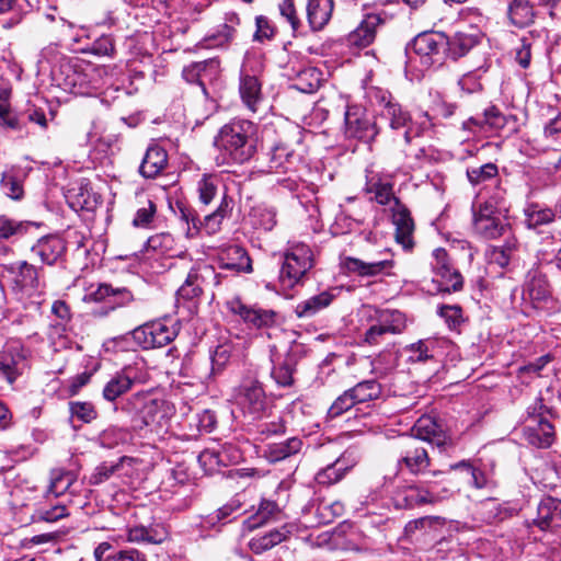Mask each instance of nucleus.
I'll return each instance as SVG.
<instances>
[{
    "mask_svg": "<svg viewBox=\"0 0 561 561\" xmlns=\"http://www.w3.org/2000/svg\"><path fill=\"white\" fill-rule=\"evenodd\" d=\"M426 488L416 484L403 490H398L393 495V504L397 508H411L416 505L432 504L439 500L431 485V480H425Z\"/></svg>",
    "mask_w": 561,
    "mask_h": 561,
    "instance_id": "17",
    "label": "nucleus"
},
{
    "mask_svg": "<svg viewBox=\"0 0 561 561\" xmlns=\"http://www.w3.org/2000/svg\"><path fill=\"white\" fill-rule=\"evenodd\" d=\"M397 468L410 474H425L431 466V458L424 444L415 437H402L398 445Z\"/></svg>",
    "mask_w": 561,
    "mask_h": 561,
    "instance_id": "5",
    "label": "nucleus"
},
{
    "mask_svg": "<svg viewBox=\"0 0 561 561\" xmlns=\"http://www.w3.org/2000/svg\"><path fill=\"white\" fill-rule=\"evenodd\" d=\"M193 377L202 383H208L217 376L208 358L196 359L192 367Z\"/></svg>",
    "mask_w": 561,
    "mask_h": 561,
    "instance_id": "63",
    "label": "nucleus"
},
{
    "mask_svg": "<svg viewBox=\"0 0 561 561\" xmlns=\"http://www.w3.org/2000/svg\"><path fill=\"white\" fill-rule=\"evenodd\" d=\"M352 465L346 463L345 456L342 458H339L336 461H334L331 465H328L325 468L321 469L316 474V481L318 484L321 485H332L334 483H337L343 479L346 471L352 468Z\"/></svg>",
    "mask_w": 561,
    "mask_h": 561,
    "instance_id": "48",
    "label": "nucleus"
},
{
    "mask_svg": "<svg viewBox=\"0 0 561 561\" xmlns=\"http://www.w3.org/2000/svg\"><path fill=\"white\" fill-rule=\"evenodd\" d=\"M534 524L541 530L561 527V500L552 496L543 497L538 504Z\"/></svg>",
    "mask_w": 561,
    "mask_h": 561,
    "instance_id": "25",
    "label": "nucleus"
},
{
    "mask_svg": "<svg viewBox=\"0 0 561 561\" xmlns=\"http://www.w3.org/2000/svg\"><path fill=\"white\" fill-rule=\"evenodd\" d=\"M49 340L56 351L68 350L70 337L68 335L67 322H56L50 325Z\"/></svg>",
    "mask_w": 561,
    "mask_h": 561,
    "instance_id": "57",
    "label": "nucleus"
},
{
    "mask_svg": "<svg viewBox=\"0 0 561 561\" xmlns=\"http://www.w3.org/2000/svg\"><path fill=\"white\" fill-rule=\"evenodd\" d=\"M280 513L282 510L276 502L262 500L256 513L245 520V525L249 529L257 528L268 522L276 520Z\"/></svg>",
    "mask_w": 561,
    "mask_h": 561,
    "instance_id": "45",
    "label": "nucleus"
},
{
    "mask_svg": "<svg viewBox=\"0 0 561 561\" xmlns=\"http://www.w3.org/2000/svg\"><path fill=\"white\" fill-rule=\"evenodd\" d=\"M220 267L236 272H252V262L244 248L232 244L226 248L219 257Z\"/></svg>",
    "mask_w": 561,
    "mask_h": 561,
    "instance_id": "33",
    "label": "nucleus"
},
{
    "mask_svg": "<svg viewBox=\"0 0 561 561\" xmlns=\"http://www.w3.org/2000/svg\"><path fill=\"white\" fill-rule=\"evenodd\" d=\"M524 224L528 229H538L541 226L551 224L556 218V213L549 207H543L538 203L528 204L524 208Z\"/></svg>",
    "mask_w": 561,
    "mask_h": 561,
    "instance_id": "41",
    "label": "nucleus"
},
{
    "mask_svg": "<svg viewBox=\"0 0 561 561\" xmlns=\"http://www.w3.org/2000/svg\"><path fill=\"white\" fill-rule=\"evenodd\" d=\"M553 410L545 404L538 397L527 407L523 436L525 440L536 448H549L556 439V430L551 422Z\"/></svg>",
    "mask_w": 561,
    "mask_h": 561,
    "instance_id": "2",
    "label": "nucleus"
},
{
    "mask_svg": "<svg viewBox=\"0 0 561 561\" xmlns=\"http://www.w3.org/2000/svg\"><path fill=\"white\" fill-rule=\"evenodd\" d=\"M295 526L286 524L280 528L273 529L270 533L252 538L249 541L250 550L255 554H261L280 542L287 540L293 534Z\"/></svg>",
    "mask_w": 561,
    "mask_h": 561,
    "instance_id": "31",
    "label": "nucleus"
},
{
    "mask_svg": "<svg viewBox=\"0 0 561 561\" xmlns=\"http://www.w3.org/2000/svg\"><path fill=\"white\" fill-rule=\"evenodd\" d=\"M83 301L100 302L110 299L115 306H124L134 300L133 294L125 287H113L110 284L91 285L81 296Z\"/></svg>",
    "mask_w": 561,
    "mask_h": 561,
    "instance_id": "19",
    "label": "nucleus"
},
{
    "mask_svg": "<svg viewBox=\"0 0 561 561\" xmlns=\"http://www.w3.org/2000/svg\"><path fill=\"white\" fill-rule=\"evenodd\" d=\"M140 382L138 377V370L136 367L126 366L122 370L117 371L111 379L105 383L103 388V398L106 401L113 402L127 391L131 387Z\"/></svg>",
    "mask_w": 561,
    "mask_h": 561,
    "instance_id": "21",
    "label": "nucleus"
},
{
    "mask_svg": "<svg viewBox=\"0 0 561 561\" xmlns=\"http://www.w3.org/2000/svg\"><path fill=\"white\" fill-rule=\"evenodd\" d=\"M365 193L370 195V199L379 205H388L398 199L393 193V185L390 182L382 181L377 174L367 176Z\"/></svg>",
    "mask_w": 561,
    "mask_h": 561,
    "instance_id": "38",
    "label": "nucleus"
},
{
    "mask_svg": "<svg viewBox=\"0 0 561 561\" xmlns=\"http://www.w3.org/2000/svg\"><path fill=\"white\" fill-rule=\"evenodd\" d=\"M232 208V197L225 194L217 209L214 213L206 215L202 220V229H205L208 234L218 232L221 228L224 219L231 215Z\"/></svg>",
    "mask_w": 561,
    "mask_h": 561,
    "instance_id": "40",
    "label": "nucleus"
},
{
    "mask_svg": "<svg viewBox=\"0 0 561 561\" xmlns=\"http://www.w3.org/2000/svg\"><path fill=\"white\" fill-rule=\"evenodd\" d=\"M300 162V156L287 144H276L270 154L268 168L274 173L295 171Z\"/></svg>",
    "mask_w": 561,
    "mask_h": 561,
    "instance_id": "26",
    "label": "nucleus"
},
{
    "mask_svg": "<svg viewBox=\"0 0 561 561\" xmlns=\"http://www.w3.org/2000/svg\"><path fill=\"white\" fill-rule=\"evenodd\" d=\"M180 220L186 225L185 234L193 237L197 234L202 229V219L197 211L187 205H179Z\"/></svg>",
    "mask_w": 561,
    "mask_h": 561,
    "instance_id": "53",
    "label": "nucleus"
},
{
    "mask_svg": "<svg viewBox=\"0 0 561 561\" xmlns=\"http://www.w3.org/2000/svg\"><path fill=\"white\" fill-rule=\"evenodd\" d=\"M220 70V61L218 58H209L203 61L193 62L184 67L182 76L188 83H198L205 91L204 80H214Z\"/></svg>",
    "mask_w": 561,
    "mask_h": 561,
    "instance_id": "27",
    "label": "nucleus"
},
{
    "mask_svg": "<svg viewBox=\"0 0 561 561\" xmlns=\"http://www.w3.org/2000/svg\"><path fill=\"white\" fill-rule=\"evenodd\" d=\"M111 549L112 545L107 541L99 543L94 549L95 561H147L146 554L135 548L116 550L105 556Z\"/></svg>",
    "mask_w": 561,
    "mask_h": 561,
    "instance_id": "37",
    "label": "nucleus"
},
{
    "mask_svg": "<svg viewBox=\"0 0 561 561\" xmlns=\"http://www.w3.org/2000/svg\"><path fill=\"white\" fill-rule=\"evenodd\" d=\"M122 410L134 416V427L141 430L149 425L158 411V401L147 392L131 394L123 404Z\"/></svg>",
    "mask_w": 561,
    "mask_h": 561,
    "instance_id": "15",
    "label": "nucleus"
},
{
    "mask_svg": "<svg viewBox=\"0 0 561 561\" xmlns=\"http://www.w3.org/2000/svg\"><path fill=\"white\" fill-rule=\"evenodd\" d=\"M214 274V270L209 265H194L183 285L176 291V301H193L203 294L202 285L207 276Z\"/></svg>",
    "mask_w": 561,
    "mask_h": 561,
    "instance_id": "20",
    "label": "nucleus"
},
{
    "mask_svg": "<svg viewBox=\"0 0 561 561\" xmlns=\"http://www.w3.org/2000/svg\"><path fill=\"white\" fill-rule=\"evenodd\" d=\"M345 134L350 138H356L370 142L378 134L376 124L359 106H348L345 112Z\"/></svg>",
    "mask_w": 561,
    "mask_h": 561,
    "instance_id": "16",
    "label": "nucleus"
},
{
    "mask_svg": "<svg viewBox=\"0 0 561 561\" xmlns=\"http://www.w3.org/2000/svg\"><path fill=\"white\" fill-rule=\"evenodd\" d=\"M242 503L239 499H231L228 503L215 511L210 516L211 522L229 523L238 512H240Z\"/></svg>",
    "mask_w": 561,
    "mask_h": 561,
    "instance_id": "58",
    "label": "nucleus"
},
{
    "mask_svg": "<svg viewBox=\"0 0 561 561\" xmlns=\"http://www.w3.org/2000/svg\"><path fill=\"white\" fill-rule=\"evenodd\" d=\"M432 268L434 273L439 276L446 285V291H458L462 288V276L454 270L449 263L447 251L443 248H437L433 251Z\"/></svg>",
    "mask_w": 561,
    "mask_h": 561,
    "instance_id": "23",
    "label": "nucleus"
},
{
    "mask_svg": "<svg viewBox=\"0 0 561 561\" xmlns=\"http://www.w3.org/2000/svg\"><path fill=\"white\" fill-rule=\"evenodd\" d=\"M477 44L478 37L476 35L457 32L448 37L446 55L456 60L468 54Z\"/></svg>",
    "mask_w": 561,
    "mask_h": 561,
    "instance_id": "46",
    "label": "nucleus"
},
{
    "mask_svg": "<svg viewBox=\"0 0 561 561\" xmlns=\"http://www.w3.org/2000/svg\"><path fill=\"white\" fill-rule=\"evenodd\" d=\"M334 296L329 291H322L306 300L300 301L296 308L295 313L298 318H311L322 309L327 308L333 301Z\"/></svg>",
    "mask_w": 561,
    "mask_h": 561,
    "instance_id": "42",
    "label": "nucleus"
},
{
    "mask_svg": "<svg viewBox=\"0 0 561 561\" xmlns=\"http://www.w3.org/2000/svg\"><path fill=\"white\" fill-rule=\"evenodd\" d=\"M294 363L290 358L285 359L272 369V377L280 387H290L294 383Z\"/></svg>",
    "mask_w": 561,
    "mask_h": 561,
    "instance_id": "55",
    "label": "nucleus"
},
{
    "mask_svg": "<svg viewBox=\"0 0 561 561\" xmlns=\"http://www.w3.org/2000/svg\"><path fill=\"white\" fill-rule=\"evenodd\" d=\"M98 417V411L92 402H72V421L78 420L82 423H91Z\"/></svg>",
    "mask_w": 561,
    "mask_h": 561,
    "instance_id": "61",
    "label": "nucleus"
},
{
    "mask_svg": "<svg viewBox=\"0 0 561 561\" xmlns=\"http://www.w3.org/2000/svg\"><path fill=\"white\" fill-rule=\"evenodd\" d=\"M437 313L450 330H456L462 322V309L457 305H442Z\"/></svg>",
    "mask_w": 561,
    "mask_h": 561,
    "instance_id": "64",
    "label": "nucleus"
},
{
    "mask_svg": "<svg viewBox=\"0 0 561 561\" xmlns=\"http://www.w3.org/2000/svg\"><path fill=\"white\" fill-rule=\"evenodd\" d=\"M0 278L16 291H28L38 287L36 268L25 261L0 265Z\"/></svg>",
    "mask_w": 561,
    "mask_h": 561,
    "instance_id": "11",
    "label": "nucleus"
},
{
    "mask_svg": "<svg viewBox=\"0 0 561 561\" xmlns=\"http://www.w3.org/2000/svg\"><path fill=\"white\" fill-rule=\"evenodd\" d=\"M356 404L377 400L382 393L381 385L375 380H363L348 389Z\"/></svg>",
    "mask_w": 561,
    "mask_h": 561,
    "instance_id": "49",
    "label": "nucleus"
},
{
    "mask_svg": "<svg viewBox=\"0 0 561 561\" xmlns=\"http://www.w3.org/2000/svg\"><path fill=\"white\" fill-rule=\"evenodd\" d=\"M168 537L163 526H135L127 529V541L131 543H162Z\"/></svg>",
    "mask_w": 561,
    "mask_h": 561,
    "instance_id": "36",
    "label": "nucleus"
},
{
    "mask_svg": "<svg viewBox=\"0 0 561 561\" xmlns=\"http://www.w3.org/2000/svg\"><path fill=\"white\" fill-rule=\"evenodd\" d=\"M236 402L252 419L261 417L268 408V401L260 381L243 380L236 394Z\"/></svg>",
    "mask_w": 561,
    "mask_h": 561,
    "instance_id": "10",
    "label": "nucleus"
},
{
    "mask_svg": "<svg viewBox=\"0 0 561 561\" xmlns=\"http://www.w3.org/2000/svg\"><path fill=\"white\" fill-rule=\"evenodd\" d=\"M178 332L172 327L161 321H154L140 325L133 331L134 341L145 350L163 347L171 343Z\"/></svg>",
    "mask_w": 561,
    "mask_h": 561,
    "instance_id": "13",
    "label": "nucleus"
},
{
    "mask_svg": "<svg viewBox=\"0 0 561 561\" xmlns=\"http://www.w3.org/2000/svg\"><path fill=\"white\" fill-rule=\"evenodd\" d=\"M67 250V243L57 236H50L38 243V254L43 262L51 265L56 263Z\"/></svg>",
    "mask_w": 561,
    "mask_h": 561,
    "instance_id": "44",
    "label": "nucleus"
},
{
    "mask_svg": "<svg viewBox=\"0 0 561 561\" xmlns=\"http://www.w3.org/2000/svg\"><path fill=\"white\" fill-rule=\"evenodd\" d=\"M381 117L389 122L393 130L404 129L403 136L405 144L412 142V128L410 127V114L404 111L400 104L391 101L387 102L381 111Z\"/></svg>",
    "mask_w": 561,
    "mask_h": 561,
    "instance_id": "30",
    "label": "nucleus"
},
{
    "mask_svg": "<svg viewBox=\"0 0 561 561\" xmlns=\"http://www.w3.org/2000/svg\"><path fill=\"white\" fill-rule=\"evenodd\" d=\"M302 440L298 437H290L284 442L267 445L264 454L272 461H280L300 451Z\"/></svg>",
    "mask_w": 561,
    "mask_h": 561,
    "instance_id": "43",
    "label": "nucleus"
},
{
    "mask_svg": "<svg viewBox=\"0 0 561 561\" xmlns=\"http://www.w3.org/2000/svg\"><path fill=\"white\" fill-rule=\"evenodd\" d=\"M34 493L35 492L31 490L25 491L20 488L14 489L11 491L10 505L13 510L33 507V520L55 522L67 515V506L65 505H55L48 511L37 507V500L42 497V494L35 495Z\"/></svg>",
    "mask_w": 561,
    "mask_h": 561,
    "instance_id": "12",
    "label": "nucleus"
},
{
    "mask_svg": "<svg viewBox=\"0 0 561 561\" xmlns=\"http://www.w3.org/2000/svg\"><path fill=\"white\" fill-rule=\"evenodd\" d=\"M448 48V36L442 32H424L414 37L411 49L425 66L443 64Z\"/></svg>",
    "mask_w": 561,
    "mask_h": 561,
    "instance_id": "7",
    "label": "nucleus"
},
{
    "mask_svg": "<svg viewBox=\"0 0 561 561\" xmlns=\"http://www.w3.org/2000/svg\"><path fill=\"white\" fill-rule=\"evenodd\" d=\"M524 299H529L535 307L545 302L550 297V286L545 275L538 271L527 274L523 288Z\"/></svg>",
    "mask_w": 561,
    "mask_h": 561,
    "instance_id": "28",
    "label": "nucleus"
},
{
    "mask_svg": "<svg viewBox=\"0 0 561 561\" xmlns=\"http://www.w3.org/2000/svg\"><path fill=\"white\" fill-rule=\"evenodd\" d=\"M30 368V351L19 341H8L0 350V380L13 385Z\"/></svg>",
    "mask_w": 561,
    "mask_h": 561,
    "instance_id": "4",
    "label": "nucleus"
},
{
    "mask_svg": "<svg viewBox=\"0 0 561 561\" xmlns=\"http://www.w3.org/2000/svg\"><path fill=\"white\" fill-rule=\"evenodd\" d=\"M236 35V28L231 24H222L219 26L216 33L206 37L204 42L206 43V47L210 46H224L230 43Z\"/></svg>",
    "mask_w": 561,
    "mask_h": 561,
    "instance_id": "60",
    "label": "nucleus"
},
{
    "mask_svg": "<svg viewBox=\"0 0 561 561\" xmlns=\"http://www.w3.org/2000/svg\"><path fill=\"white\" fill-rule=\"evenodd\" d=\"M507 16L512 25L524 28L534 23L536 12L528 0H512L507 8Z\"/></svg>",
    "mask_w": 561,
    "mask_h": 561,
    "instance_id": "39",
    "label": "nucleus"
},
{
    "mask_svg": "<svg viewBox=\"0 0 561 561\" xmlns=\"http://www.w3.org/2000/svg\"><path fill=\"white\" fill-rule=\"evenodd\" d=\"M497 174V167L494 163H485L481 167L467 170V176L471 184L478 185L493 179Z\"/></svg>",
    "mask_w": 561,
    "mask_h": 561,
    "instance_id": "59",
    "label": "nucleus"
},
{
    "mask_svg": "<svg viewBox=\"0 0 561 561\" xmlns=\"http://www.w3.org/2000/svg\"><path fill=\"white\" fill-rule=\"evenodd\" d=\"M412 436L424 444L427 442L437 446L440 450H448L454 446L453 439L446 434L442 424L434 416L422 415L413 425Z\"/></svg>",
    "mask_w": 561,
    "mask_h": 561,
    "instance_id": "14",
    "label": "nucleus"
},
{
    "mask_svg": "<svg viewBox=\"0 0 561 561\" xmlns=\"http://www.w3.org/2000/svg\"><path fill=\"white\" fill-rule=\"evenodd\" d=\"M499 205L485 201L473 211V227L477 233L485 239H497L508 230V222L497 214Z\"/></svg>",
    "mask_w": 561,
    "mask_h": 561,
    "instance_id": "6",
    "label": "nucleus"
},
{
    "mask_svg": "<svg viewBox=\"0 0 561 561\" xmlns=\"http://www.w3.org/2000/svg\"><path fill=\"white\" fill-rule=\"evenodd\" d=\"M131 458L128 457H121L116 461H104L100 466L95 468L94 473L91 477V481L94 484H100L107 479H110L112 476L117 473L125 462H130Z\"/></svg>",
    "mask_w": 561,
    "mask_h": 561,
    "instance_id": "52",
    "label": "nucleus"
},
{
    "mask_svg": "<svg viewBox=\"0 0 561 561\" xmlns=\"http://www.w3.org/2000/svg\"><path fill=\"white\" fill-rule=\"evenodd\" d=\"M240 95L248 108L255 112L256 104L261 101V83L255 76H241Z\"/></svg>",
    "mask_w": 561,
    "mask_h": 561,
    "instance_id": "47",
    "label": "nucleus"
},
{
    "mask_svg": "<svg viewBox=\"0 0 561 561\" xmlns=\"http://www.w3.org/2000/svg\"><path fill=\"white\" fill-rule=\"evenodd\" d=\"M392 222L396 226V240L402 244L404 249L413 248L414 221L408 207L400 202L394 201L391 206Z\"/></svg>",
    "mask_w": 561,
    "mask_h": 561,
    "instance_id": "22",
    "label": "nucleus"
},
{
    "mask_svg": "<svg viewBox=\"0 0 561 561\" xmlns=\"http://www.w3.org/2000/svg\"><path fill=\"white\" fill-rule=\"evenodd\" d=\"M198 462L206 473L211 474L227 466L229 458L225 449L206 448L199 454Z\"/></svg>",
    "mask_w": 561,
    "mask_h": 561,
    "instance_id": "50",
    "label": "nucleus"
},
{
    "mask_svg": "<svg viewBox=\"0 0 561 561\" xmlns=\"http://www.w3.org/2000/svg\"><path fill=\"white\" fill-rule=\"evenodd\" d=\"M218 164H243L256 152L255 126L247 119L224 125L215 138Z\"/></svg>",
    "mask_w": 561,
    "mask_h": 561,
    "instance_id": "1",
    "label": "nucleus"
},
{
    "mask_svg": "<svg viewBox=\"0 0 561 561\" xmlns=\"http://www.w3.org/2000/svg\"><path fill=\"white\" fill-rule=\"evenodd\" d=\"M434 342L420 340L412 343L407 347V351L411 353L409 359L411 362H426L433 357L432 350Z\"/></svg>",
    "mask_w": 561,
    "mask_h": 561,
    "instance_id": "62",
    "label": "nucleus"
},
{
    "mask_svg": "<svg viewBox=\"0 0 561 561\" xmlns=\"http://www.w3.org/2000/svg\"><path fill=\"white\" fill-rule=\"evenodd\" d=\"M506 125V116L496 107L484 110L483 118L470 117L462 123V129L473 134L497 131Z\"/></svg>",
    "mask_w": 561,
    "mask_h": 561,
    "instance_id": "24",
    "label": "nucleus"
},
{
    "mask_svg": "<svg viewBox=\"0 0 561 561\" xmlns=\"http://www.w3.org/2000/svg\"><path fill=\"white\" fill-rule=\"evenodd\" d=\"M288 77L295 81L294 87L304 93H312L321 84V72L310 66H299L298 69L291 67Z\"/></svg>",
    "mask_w": 561,
    "mask_h": 561,
    "instance_id": "34",
    "label": "nucleus"
},
{
    "mask_svg": "<svg viewBox=\"0 0 561 561\" xmlns=\"http://www.w3.org/2000/svg\"><path fill=\"white\" fill-rule=\"evenodd\" d=\"M167 164V151L158 145H152L146 151L139 167V172L146 179H154L164 170Z\"/></svg>",
    "mask_w": 561,
    "mask_h": 561,
    "instance_id": "32",
    "label": "nucleus"
},
{
    "mask_svg": "<svg viewBox=\"0 0 561 561\" xmlns=\"http://www.w3.org/2000/svg\"><path fill=\"white\" fill-rule=\"evenodd\" d=\"M344 267L350 272L362 277H374L382 274L393 266L390 259L366 262L357 257L347 256L343 262Z\"/></svg>",
    "mask_w": 561,
    "mask_h": 561,
    "instance_id": "29",
    "label": "nucleus"
},
{
    "mask_svg": "<svg viewBox=\"0 0 561 561\" xmlns=\"http://www.w3.org/2000/svg\"><path fill=\"white\" fill-rule=\"evenodd\" d=\"M382 23L383 20L379 14H366L362 22L359 23V25L345 36V45L357 49L368 47L374 43L377 34V28Z\"/></svg>",
    "mask_w": 561,
    "mask_h": 561,
    "instance_id": "18",
    "label": "nucleus"
},
{
    "mask_svg": "<svg viewBox=\"0 0 561 561\" xmlns=\"http://www.w3.org/2000/svg\"><path fill=\"white\" fill-rule=\"evenodd\" d=\"M407 327L405 317L398 310H377L375 322L364 333L368 345L380 344L387 334H400Z\"/></svg>",
    "mask_w": 561,
    "mask_h": 561,
    "instance_id": "8",
    "label": "nucleus"
},
{
    "mask_svg": "<svg viewBox=\"0 0 561 561\" xmlns=\"http://www.w3.org/2000/svg\"><path fill=\"white\" fill-rule=\"evenodd\" d=\"M145 248L146 250L167 254L174 249V238L169 232L157 233L148 238Z\"/></svg>",
    "mask_w": 561,
    "mask_h": 561,
    "instance_id": "56",
    "label": "nucleus"
},
{
    "mask_svg": "<svg viewBox=\"0 0 561 561\" xmlns=\"http://www.w3.org/2000/svg\"><path fill=\"white\" fill-rule=\"evenodd\" d=\"M313 265V252L310 247L301 242L291 243L283 255L279 280L283 286L291 288L307 275Z\"/></svg>",
    "mask_w": 561,
    "mask_h": 561,
    "instance_id": "3",
    "label": "nucleus"
},
{
    "mask_svg": "<svg viewBox=\"0 0 561 561\" xmlns=\"http://www.w3.org/2000/svg\"><path fill=\"white\" fill-rule=\"evenodd\" d=\"M333 11V0H309L307 19L312 31L322 30L330 21Z\"/></svg>",
    "mask_w": 561,
    "mask_h": 561,
    "instance_id": "35",
    "label": "nucleus"
},
{
    "mask_svg": "<svg viewBox=\"0 0 561 561\" xmlns=\"http://www.w3.org/2000/svg\"><path fill=\"white\" fill-rule=\"evenodd\" d=\"M218 180L216 176L210 174H203L201 180L197 182V193L199 202L204 205L210 204L217 194Z\"/></svg>",
    "mask_w": 561,
    "mask_h": 561,
    "instance_id": "54",
    "label": "nucleus"
},
{
    "mask_svg": "<svg viewBox=\"0 0 561 561\" xmlns=\"http://www.w3.org/2000/svg\"><path fill=\"white\" fill-rule=\"evenodd\" d=\"M276 216V209L268 205H259L250 214L253 227L264 231H272L274 229L277 224Z\"/></svg>",
    "mask_w": 561,
    "mask_h": 561,
    "instance_id": "51",
    "label": "nucleus"
},
{
    "mask_svg": "<svg viewBox=\"0 0 561 561\" xmlns=\"http://www.w3.org/2000/svg\"><path fill=\"white\" fill-rule=\"evenodd\" d=\"M227 306L229 311L238 316L249 329L268 330L277 324V313L272 309L248 305L240 298L231 299Z\"/></svg>",
    "mask_w": 561,
    "mask_h": 561,
    "instance_id": "9",
    "label": "nucleus"
}]
</instances>
